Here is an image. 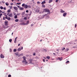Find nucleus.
Segmentation results:
<instances>
[{
    "label": "nucleus",
    "mask_w": 77,
    "mask_h": 77,
    "mask_svg": "<svg viewBox=\"0 0 77 77\" xmlns=\"http://www.w3.org/2000/svg\"><path fill=\"white\" fill-rule=\"evenodd\" d=\"M23 60L22 61V62L23 63H24V62L25 63V64H27V61L26 60V58L25 56H23Z\"/></svg>",
    "instance_id": "obj_1"
},
{
    "label": "nucleus",
    "mask_w": 77,
    "mask_h": 77,
    "mask_svg": "<svg viewBox=\"0 0 77 77\" xmlns=\"http://www.w3.org/2000/svg\"><path fill=\"white\" fill-rule=\"evenodd\" d=\"M29 21H27L26 23H22L20 24H21V25H23L24 26V25H27L29 24Z\"/></svg>",
    "instance_id": "obj_2"
},
{
    "label": "nucleus",
    "mask_w": 77,
    "mask_h": 77,
    "mask_svg": "<svg viewBox=\"0 0 77 77\" xmlns=\"http://www.w3.org/2000/svg\"><path fill=\"white\" fill-rule=\"evenodd\" d=\"M49 11H50V10H49L47 9H44L43 11V12H49Z\"/></svg>",
    "instance_id": "obj_3"
},
{
    "label": "nucleus",
    "mask_w": 77,
    "mask_h": 77,
    "mask_svg": "<svg viewBox=\"0 0 77 77\" xmlns=\"http://www.w3.org/2000/svg\"><path fill=\"white\" fill-rule=\"evenodd\" d=\"M13 8L15 11H17L18 10V8L17 7L14 6L13 7Z\"/></svg>",
    "instance_id": "obj_4"
},
{
    "label": "nucleus",
    "mask_w": 77,
    "mask_h": 77,
    "mask_svg": "<svg viewBox=\"0 0 77 77\" xmlns=\"http://www.w3.org/2000/svg\"><path fill=\"white\" fill-rule=\"evenodd\" d=\"M29 61L30 63H32V61H33V60L32 59H30L29 60Z\"/></svg>",
    "instance_id": "obj_5"
},
{
    "label": "nucleus",
    "mask_w": 77,
    "mask_h": 77,
    "mask_svg": "<svg viewBox=\"0 0 77 77\" xmlns=\"http://www.w3.org/2000/svg\"><path fill=\"white\" fill-rule=\"evenodd\" d=\"M5 26H8V21H5Z\"/></svg>",
    "instance_id": "obj_6"
},
{
    "label": "nucleus",
    "mask_w": 77,
    "mask_h": 77,
    "mask_svg": "<svg viewBox=\"0 0 77 77\" xmlns=\"http://www.w3.org/2000/svg\"><path fill=\"white\" fill-rule=\"evenodd\" d=\"M1 58H3L4 57H5L4 56V55H3L2 54H1L0 56Z\"/></svg>",
    "instance_id": "obj_7"
},
{
    "label": "nucleus",
    "mask_w": 77,
    "mask_h": 77,
    "mask_svg": "<svg viewBox=\"0 0 77 77\" xmlns=\"http://www.w3.org/2000/svg\"><path fill=\"white\" fill-rule=\"evenodd\" d=\"M66 14H67V13H66V12L64 13L63 14V17H66Z\"/></svg>",
    "instance_id": "obj_8"
},
{
    "label": "nucleus",
    "mask_w": 77,
    "mask_h": 77,
    "mask_svg": "<svg viewBox=\"0 0 77 77\" xmlns=\"http://www.w3.org/2000/svg\"><path fill=\"white\" fill-rule=\"evenodd\" d=\"M69 50V48H67L65 50V52H68Z\"/></svg>",
    "instance_id": "obj_9"
},
{
    "label": "nucleus",
    "mask_w": 77,
    "mask_h": 77,
    "mask_svg": "<svg viewBox=\"0 0 77 77\" xmlns=\"http://www.w3.org/2000/svg\"><path fill=\"white\" fill-rule=\"evenodd\" d=\"M21 50V48H19L17 49V51H20Z\"/></svg>",
    "instance_id": "obj_10"
},
{
    "label": "nucleus",
    "mask_w": 77,
    "mask_h": 77,
    "mask_svg": "<svg viewBox=\"0 0 77 77\" xmlns=\"http://www.w3.org/2000/svg\"><path fill=\"white\" fill-rule=\"evenodd\" d=\"M19 9H20V10H24V8H23V7H20V8H19Z\"/></svg>",
    "instance_id": "obj_11"
},
{
    "label": "nucleus",
    "mask_w": 77,
    "mask_h": 77,
    "mask_svg": "<svg viewBox=\"0 0 77 77\" xmlns=\"http://www.w3.org/2000/svg\"><path fill=\"white\" fill-rule=\"evenodd\" d=\"M39 12V10L38 9H37L35 10V12Z\"/></svg>",
    "instance_id": "obj_12"
},
{
    "label": "nucleus",
    "mask_w": 77,
    "mask_h": 77,
    "mask_svg": "<svg viewBox=\"0 0 77 77\" xmlns=\"http://www.w3.org/2000/svg\"><path fill=\"white\" fill-rule=\"evenodd\" d=\"M60 10V12H61V13H64L65 12V11H63V10L62 9H61Z\"/></svg>",
    "instance_id": "obj_13"
},
{
    "label": "nucleus",
    "mask_w": 77,
    "mask_h": 77,
    "mask_svg": "<svg viewBox=\"0 0 77 77\" xmlns=\"http://www.w3.org/2000/svg\"><path fill=\"white\" fill-rule=\"evenodd\" d=\"M58 60H59L61 61L62 60V58L58 57Z\"/></svg>",
    "instance_id": "obj_14"
},
{
    "label": "nucleus",
    "mask_w": 77,
    "mask_h": 77,
    "mask_svg": "<svg viewBox=\"0 0 77 77\" xmlns=\"http://www.w3.org/2000/svg\"><path fill=\"white\" fill-rule=\"evenodd\" d=\"M12 16V14H10L8 16V17H11Z\"/></svg>",
    "instance_id": "obj_15"
},
{
    "label": "nucleus",
    "mask_w": 77,
    "mask_h": 77,
    "mask_svg": "<svg viewBox=\"0 0 77 77\" xmlns=\"http://www.w3.org/2000/svg\"><path fill=\"white\" fill-rule=\"evenodd\" d=\"M45 1H43L42 2L41 4H42V5H43V4H45Z\"/></svg>",
    "instance_id": "obj_16"
},
{
    "label": "nucleus",
    "mask_w": 77,
    "mask_h": 77,
    "mask_svg": "<svg viewBox=\"0 0 77 77\" xmlns=\"http://www.w3.org/2000/svg\"><path fill=\"white\" fill-rule=\"evenodd\" d=\"M43 51H44V52H47V49H43Z\"/></svg>",
    "instance_id": "obj_17"
},
{
    "label": "nucleus",
    "mask_w": 77,
    "mask_h": 77,
    "mask_svg": "<svg viewBox=\"0 0 77 77\" xmlns=\"http://www.w3.org/2000/svg\"><path fill=\"white\" fill-rule=\"evenodd\" d=\"M24 14H25V11L23 12L22 13V15L23 16L24 15Z\"/></svg>",
    "instance_id": "obj_18"
},
{
    "label": "nucleus",
    "mask_w": 77,
    "mask_h": 77,
    "mask_svg": "<svg viewBox=\"0 0 77 77\" xmlns=\"http://www.w3.org/2000/svg\"><path fill=\"white\" fill-rule=\"evenodd\" d=\"M7 20L8 21H10V20H11V17H8V18H7Z\"/></svg>",
    "instance_id": "obj_19"
},
{
    "label": "nucleus",
    "mask_w": 77,
    "mask_h": 77,
    "mask_svg": "<svg viewBox=\"0 0 77 77\" xmlns=\"http://www.w3.org/2000/svg\"><path fill=\"white\" fill-rule=\"evenodd\" d=\"M27 8H31V6L30 5H27Z\"/></svg>",
    "instance_id": "obj_20"
},
{
    "label": "nucleus",
    "mask_w": 77,
    "mask_h": 77,
    "mask_svg": "<svg viewBox=\"0 0 77 77\" xmlns=\"http://www.w3.org/2000/svg\"><path fill=\"white\" fill-rule=\"evenodd\" d=\"M24 8H25V9H27V5H25Z\"/></svg>",
    "instance_id": "obj_21"
},
{
    "label": "nucleus",
    "mask_w": 77,
    "mask_h": 77,
    "mask_svg": "<svg viewBox=\"0 0 77 77\" xmlns=\"http://www.w3.org/2000/svg\"><path fill=\"white\" fill-rule=\"evenodd\" d=\"M32 11H30V12L29 14V16H30V15H31V14H32Z\"/></svg>",
    "instance_id": "obj_22"
},
{
    "label": "nucleus",
    "mask_w": 77,
    "mask_h": 77,
    "mask_svg": "<svg viewBox=\"0 0 77 77\" xmlns=\"http://www.w3.org/2000/svg\"><path fill=\"white\" fill-rule=\"evenodd\" d=\"M2 13H3V14L4 15H6V13H5L4 12H2Z\"/></svg>",
    "instance_id": "obj_23"
},
{
    "label": "nucleus",
    "mask_w": 77,
    "mask_h": 77,
    "mask_svg": "<svg viewBox=\"0 0 77 77\" xmlns=\"http://www.w3.org/2000/svg\"><path fill=\"white\" fill-rule=\"evenodd\" d=\"M18 21H19V20H18V19H16L15 20V22H18Z\"/></svg>",
    "instance_id": "obj_24"
},
{
    "label": "nucleus",
    "mask_w": 77,
    "mask_h": 77,
    "mask_svg": "<svg viewBox=\"0 0 77 77\" xmlns=\"http://www.w3.org/2000/svg\"><path fill=\"white\" fill-rule=\"evenodd\" d=\"M14 18H15V19H16V18H17V15H15L14 17Z\"/></svg>",
    "instance_id": "obj_25"
},
{
    "label": "nucleus",
    "mask_w": 77,
    "mask_h": 77,
    "mask_svg": "<svg viewBox=\"0 0 77 77\" xmlns=\"http://www.w3.org/2000/svg\"><path fill=\"white\" fill-rule=\"evenodd\" d=\"M53 2V1L52 0H49V3H50L52 2Z\"/></svg>",
    "instance_id": "obj_26"
},
{
    "label": "nucleus",
    "mask_w": 77,
    "mask_h": 77,
    "mask_svg": "<svg viewBox=\"0 0 77 77\" xmlns=\"http://www.w3.org/2000/svg\"><path fill=\"white\" fill-rule=\"evenodd\" d=\"M47 58L48 59H50V57L49 56H48V57H47Z\"/></svg>",
    "instance_id": "obj_27"
},
{
    "label": "nucleus",
    "mask_w": 77,
    "mask_h": 77,
    "mask_svg": "<svg viewBox=\"0 0 77 77\" xmlns=\"http://www.w3.org/2000/svg\"><path fill=\"white\" fill-rule=\"evenodd\" d=\"M3 15V14L1 13L0 14V18H1V17H2V16Z\"/></svg>",
    "instance_id": "obj_28"
},
{
    "label": "nucleus",
    "mask_w": 77,
    "mask_h": 77,
    "mask_svg": "<svg viewBox=\"0 0 77 77\" xmlns=\"http://www.w3.org/2000/svg\"><path fill=\"white\" fill-rule=\"evenodd\" d=\"M13 51H14V52H15L16 51H17V49H15Z\"/></svg>",
    "instance_id": "obj_29"
},
{
    "label": "nucleus",
    "mask_w": 77,
    "mask_h": 77,
    "mask_svg": "<svg viewBox=\"0 0 77 77\" xmlns=\"http://www.w3.org/2000/svg\"><path fill=\"white\" fill-rule=\"evenodd\" d=\"M65 48H62L61 50H62L63 51V50H65Z\"/></svg>",
    "instance_id": "obj_30"
},
{
    "label": "nucleus",
    "mask_w": 77,
    "mask_h": 77,
    "mask_svg": "<svg viewBox=\"0 0 77 77\" xmlns=\"http://www.w3.org/2000/svg\"><path fill=\"white\" fill-rule=\"evenodd\" d=\"M5 5H6V6H9V4H8V3L6 2L5 3Z\"/></svg>",
    "instance_id": "obj_31"
},
{
    "label": "nucleus",
    "mask_w": 77,
    "mask_h": 77,
    "mask_svg": "<svg viewBox=\"0 0 77 77\" xmlns=\"http://www.w3.org/2000/svg\"><path fill=\"white\" fill-rule=\"evenodd\" d=\"M0 8L1 9H3V7L2 6H1Z\"/></svg>",
    "instance_id": "obj_32"
},
{
    "label": "nucleus",
    "mask_w": 77,
    "mask_h": 77,
    "mask_svg": "<svg viewBox=\"0 0 77 77\" xmlns=\"http://www.w3.org/2000/svg\"><path fill=\"white\" fill-rule=\"evenodd\" d=\"M15 54L16 55V56H18V53H15Z\"/></svg>",
    "instance_id": "obj_33"
},
{
    "label": "nucleus",
    "mask_w": 77,
    "mask_h": 77,
    "mask_svg": "<svg viewBox=\"0 0 77 77\" xmlns=\"http://www.w3.org/2000/svg\"><path fill=\"white\" fill-rule=\"evenodd\" d=\"M69 61H67L66 62V63H69Z\"/></svg>",
    "instance_id": "obj_34"
},
{
    "label": "nucleus",
    "mask_w": 77,
    "mask_h": 77,
    "mask_svg": "<svg viewBox=\"0 0 77 77\" xmlns=\"http://www.w3.org/2000/svg\"><path fill=\"white\" fill-rule=\"evenodd\" d=\"M7 12H10L11 10H8L7 11Z\"/></svg>",
    "instance_id": "obj_35"
},
{
    "label": "nucleus",
    "mask_w": 77,
    "mask_h": 77,
    "mask_svg": "<svg viewBox=\"0 0 77 77\" xmlns=\"http://www.w3.org/2000/svg\"><path fill=\"white\" fill-rule=\"evenodd\" d=\"M42 8H45V5H42Z\"/></svg>",
    "instance_id": "obj_36"
},
{
    "label": "nucleus",
    "mask_w": 77,
    "mask_h": 77,
    "mask_svg": "<svg viewBox=\"0 0 77 77\" xmlns=\"http://www.w3.org/2000/svg\"><path fill=\"white\" fill-rule=\"evenodd\" d=\"M16 42H17V39H15L14 43H16Z\"/></svg>",
    "instance_id": "obj_37"
},
{
    "label": "nucleus",
    "mask_w": 77,
    "mask_h": 77,
    "mask_svg": "<svg viewBox=\"0 0 77 77\" xmlns=\"http://www.w3.org/2000/svg\"><path fill=\"white\" fill-rule=\"evenodd\" d=\"M9 42H12V39H9Z\"/></svg>",
    "instance_id": "obj_38"
},
{
    "label": "nucleus",
    "mask_w": 77,
    "mask_h": 77,
    "mask_svg": "<svg viewBox=\"0 0 77 77\" xmlns=\"http://www.w3.org/2000/svg\"><path fill=\"white\" fill-rule=\"evenodd\" d=\"M3 9L4 10H6V7H4Z\"/></svg>",
    "instance_id": "obj_39"
},
{
    "label": "nucleus",
    "mask_w": 77,
    "mask_h": 77,
    "mask_svg": "<svg viewBox=\"0 0 77 77\" xmlns=\"http://www.w3.org/2000/svg\"><path fill=\"white\" fill-rule=\"evenodd\" d=\"M25 6V4H23L22 5V6Z\"/></svg>",
    "instance_id": "obj_40"
},
{
    "label": "nucleus",
    "mask_w": 77,
    "mask_h": 77,
    "mask_svg": "<svg viewBox=\"0 0 77 77\" xmlns=\"http://www.w3.org/2000/svg\"><path fill=\"white\" fill-rule=\"evenodd\" d=\"M8 77H11V75H8Z\"/></svg>",
    "instance_id": "obj_41"
},
{
    "label": "nucleus",
    "mask_w": 77,
    "mask_h": 77,
    "mask_svg": "<svg viewBox=\"0 0 77 77\" xmlns=\"http://www.w3.org/2000/svg\"><path fill=\"white\" fill-rule=\"evenodd\" d=\"M10 52H12V49H10Z\"/></svg>",
    "instance_id": "obj_42"
},
{
    "label": "nucleus",
    "mask_w": 77,
    "mask_h": 77,
    "mask_svg": "<svg viewBox=\"0 0 77 77\" xmlns=\"http://www.w3.org/2000/svg\"><path fill=\"white\" fill-rule=\"evenodd\" d=\"M17 5H20L21 4V3H17Z\"/></svg>",
    "instance_id": "obj_43"
},
{
    "label": "nucleus",
    "mask_w": 77,
    "mask_h": 77,
    "mask_svg": "<svg viewBox=\"0 0 77 77\" xmlns=\"http://www.w3.org/2000/svg\"><path fill=\"white\" fill-rule=\"evenodd\" d=\"M26 12L27 13L29 12V11L28 10H26Z\"/></svg>",
    "instance_id": "obj_44"
},
{
    "label": "nucleus",
    "mask_w": 77,
    "mask_h": 77,
    "mask_svg": "<svg viewBox=\"0 0 77 77\" xmlns=\"http://www.w3.org/2000/svg\"><path fill=\"white\" fill-rule=\"evenodd\" d=\"M37 4H39L40 3V2H37Z\"/></svg>",
    "instance_id": "obj_45"
},
{
    "label": "nucleus",
    "mask_w": 77,
    "mask_h": 77,
    "mask_svg": "<svg viewBox=\"0 0 77 77\" xmlns=\"http://www.w3.org/2000/svg\"><path fill=\"white\" fill-rule=\"evenodd\" d=\"M75 27H77V25H76V24H75Z\"/></svg>",
    "instance_id": "obj_46"
},
{
    "label": "nucleus",
    "mask_w": 77,
    "mask_h": 77,
    "mask_svg": "<svg viewBox=\"0 0 77 77\" xmlns=\"http://www.w3.org/2000/svg\"><path fill=\"white\" fill-rule=\"evenodd\" d=\"M58 2V0H56L55 2H56V3H57Z\"/></svg>",
    "instance_id": "obj_47"
},
{
    "label": "nucleus",
    "mask_w": 77,
    "mask_h": 77,
    "mask_svg": "<svg viewBox=\"0 0 77 77\" xmlns=\"http://www.w3.org/2000/svg\"><path fill=\"white\" fill-rule=\"evenodd\" d=\"M10 9H12V6L10 7Z\"/></svg>",
    "instance_id": "obj_48"
},
{
    "label": "nucleus",
    "mask_w": 77,
    "mask_h": 77,
    "mask_svg": "<svg viewBox=\"0 0 77 77\" xmlns=\"http://www.w3.org/2000/svg\"><path fill=\"white\" fill-rule=\"evenodd\" d=\"M57 51H58L59 52V49H57Z\"/></svg>",
    "instance_id": "obj_49"
},
{
    "label": "nucleus",
    "mask_w": 77,
    "mask_h": 77,
    "mask_svg": "<svg viewBox=\"0 0 77 77\" xmlns=\"http://www.w3.org/2000/svg\"><path fill=\"white\" fill-rule=\"evenodd\" d=\"M2 12L1 10H0V13H2V12Z\"/></svg>",
    "instance_id": "obj_50"
},
{
    "label": "nucleus",
    "mask_w": 77,
    "mask_h": 77,
    "mask_svg": "<svg viewBox=\"0 0 77 77\" xmlns=\"http://www.w3.org/2000/svg\"><path fill=\"white\" fill-rule=\"evenodd\" d=\"M18 38V37H17L15 38V39H17V38Z\"/></svg>",
    "instance_id": "obj_51"
},
{
    "label": "nucleus",
    "mask_w": 77,
    "mask_h": 77,
    "mask_svg": "<svg viewBox=\"0 0 77 77\" xmlns=\"http://www.w3.org/2000/svg\"><path fill=\"white\" fill-rule=\"evenodd\" d=\"M20 56H23V54H20Z\"/></svg>",
    "instance_id": "obj_52"
},
{
    "label": "nucleus",
    "mask_w": 77,
    "mask_h": 77,
    "mask_svg": "<svg viewBox=\"0 0 77 77\" xmlns=\"http://www.w3.org/2000/svg\"><path fill=\"white\" fill-rule=\"evenodd\" d=\"M7 15H9V12H8V13H7Z\"/></svg>",
    "instance_id": "obj_53"
},
{
    "label": "nucleus",
    "mask_w": 77,
    "mask_h": 77,
    "mask_svg": "<svg viewBox=\"0 0 77 77\" xmlns=\"http://www.w3.org/2000/svg\"><path fill=\"white\" fill-rule=\"evenodd\" d=\"M33 26V24H31V27H32V26Z\"/></svg>",
    "instance_id": "obj_54"
},
{
    "label": "nucleus",
    "mask_w": 77,
    "mask_h": 77,
    "mask_svg": "<svg viewBox=\"0 0 77 77\" xmlns=\"http://www.w3.org/2000/svg\"><path fill=\"white\" fill-rule=\"evenodd\" d=\"M43 62H45V60L43 59Z\"/></svg>",
    "instance_id": "obj_55"
},
{
    "label": "nucleus",
    "mask_w": 77,
    "mask_h": 77,
    "mask_svg": "<svg viewBox=\"0 0 77 77\" xmlns=\"http://www.w3.org/2000/svg\"><path fill=\"white\" fill-rule=\"evenodd\" d=\"M11 5H13V3H11Z\"/></svg>",
    "instance_id": "obj_56"
},
{
    "label": "nucleus",
    "mask_w": 77,
    "mask_h": 77,
    "mask_svg": "<svg viewBox=\"0 0 77 77\" xmlns=\"http://www.w3.org/2000/svg\"><path fill=\"white\" fill-rule=\"evenodd\" d=\"M35 53H34V54H33V56H35Z\"/></svg>",
    "instance_id": "obj_57"
},
{
    "label": "nucleus",
    "mask_w": 77,
    "mask_h": 77,
    "mask_svg": "<svg viewBox=\"0 0 77 77\" xmlns=\"http://www.w3.org/2000/svg\"><path fill=\"white\" fill-rule=\"evenodd\" d=\"M24 19H25V20H27V18H26V17H24Z\"/></svg>",
    "instance_id": "obj_58"
},
{
    "label": "nucleus",
    "mask_w": 77,
    "mask_h": 77,
    "mask_svg": "<svg viewBox=\"0 0 77 77\" xmlns=\"http://www.w3.org/2000/svg\"><path fill=\"white\" fill-rule=\"evenodd\" d=\"M17 7H18V8H20V6H18V5H17Z\"/></svg>",
    "instance_id": "obj_59"
},
{
    "label": "nucleus",
    "mask_w": 77,
    "mask_h": 77,
    "mask_svg": "<svg viewBox=\"0 0 77 77\" xmlns=\"http://www.w3.org/2000/svg\"><path fill=\"white\" fill-rule=\"evenodd\" d=\"M7 17H5V19H8V18H7Z\"/></svg>",
    "instance_id": "obj_60"
},
{
    "label": "nucleus",
    "mask_w": 77,
    "mask_h": 77,
    "mask_svg": "<svg viewBox=\"0 0 77 77\" xmlns=\"http://www.w3.org/2000/svg\"><path fill=\"white\" fill-rule=\"evenodd\" d=\"M6 17H8V16L6 15V14L5 15Z\"/></svg>",
    "instance_id": "obj_61"
},
{
    "label": "nucleus",
    "mask_w": 77,
    "mask_h": 77,
    "mask_svg": "<svg viewBox=\"0 0 77 77\" xmlns=\"http://www.w3.org/2000/svg\"><path fill=\"white\" fill-rule=\"evenodd\" d=\"M23 47H21V49H22V50H23Z\"/></svg>",
    "instance_id": "obj_62"
},
{
    "label": "nucleus",
    "mask_w": 77,
    "mask_h": 77,
    "mask_svg": "<svg viewBox=\"0 0 77 77\" xmlns=\"http://www.w3.org/2000/svg\"><path fill=\"white\" fill-rule=\"evenodd\" d=\"M3 20H5V18H3Z\"/></svg>",
    "instance_id": "obj_63"
},
{
    "label": "nucleus",
    "mask_w": 77,
    "mask_h": 77,
    "mask_svg": "<svg viewBox=\"0 0 77 77\" xmlns=\"http://www.w3.org/2000/svg\"><path fill=\"white\" fill-rule=\"evenodd\" d=\"M20 44H19L18 45V46H20Z\"/></svg>",
    "instance_id": "obj_64"
}]
</instances>
